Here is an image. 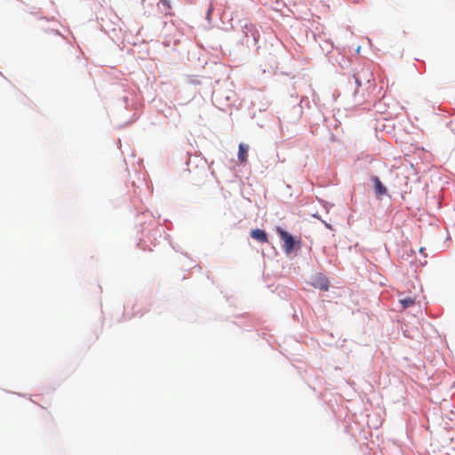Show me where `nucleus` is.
<instances>
[{
  "label": "nucleus",
  "instance_id": "f257e3e1",
  "mask_svg": "<svg viewBox=\"0 0 455 455\" xmlns=\"http://www.w3.org/2000/svg\"><path fill=\"white\" fill-rule=\"evenodd\" d=\"M276 232L279 235L280 238L284 242L283 249L284 251L289 254L292 251L295 241L291 235L283 230L282 228L278 227L276 228Z\"/></svg>",
  "mask_w": 455,
  "mask_h": 455
},
{
  "label": "nucleus",
  "instance_id": "f03ea898",
  "mask_svg": "<svg viewBox=\"0 0 455 455\" xmlns=\"http://www.w3.org/2000/svg\"><path fill=\"white\" fill-rule=\"evenodd\" d=\"M250 149V147L248 144L245 143H240L238 147V155L237 158L240 164H246L248 161V151Z\"/></svg>",
  "mask_w": 455,
  "mask_h": 455
},
{
  "label": "nucleus",
  "instance_id": "7ed1b4c3",
  "mask_svg": "<svg viewBox=\"0 0 455 455\" xmlns=\"http://www.w3.org/2000/svg\"><path fill=\"white\" fill-rule=\"evenodd\" d=\"M251 236L259 241V243H267V233L264 231V230H261V229H253L251 231Z\"/></svg>",
  "mask_w": 455,
  "mask_h": 455
},
{
  "label": "nucleus",
  "instance_id": "20e7f679",
  "mask_svg": "<svg viewBox=\"0 0 455 455\" xmlns=\"http://www.w3.org/2000/svg\"><path fill=\"white\" fill-rule=\"evenodd\" d=\"M313 285L321 291H328L329 289V282L325 277L316 278L314 281Z\"/></svg>",
  "mask_w": 455,
  "mask_h": 455
},
{
  "label": "nucleus",
  "instance_id": "39448f33",
  "mask_svg": "<svg viewBox=\"0 0 455 455\" xmlns=\"http://www.w3.org/2000/svg\"><path fill=\"white\" fill-rule=\"evenodd\" d=\"M354 77H355L356 84L358 86H362L363 82H365V83H370L371 82V80L372 78V74L371 72H367L366 76L362 77L360 73H356V74L354 75Z\"/></svg>",
  "mask_w": 455,
  "mask_h": 455
},
{
  "label": "nucleus",
  "instance_id": "423d86ee",
  "mask_svg": "<svg viewBox=\"0 0 455 455\" xmlns=\"http://www.w3.org/2000/svg\"><path fill=\"white\" fill-rule=\"evenodd\" d=\"M373 182L375 184V192L378 196H383L387 193V188L378 177H373Z\"/></svg>",
  "mask_w": 455,
  "mask_h": 455
},
{
  "label": "nucleus",
  "instance_id": "0eeeda50",
  "mask_svg": "<svg viewBox=\"0 0 455 455\" xmlns=\"http://www.w3.org/2000/svg\"><path fill=\"white\" fill-rule=\"evenodd\" d=\"M399 303L401 304L402 307L403 309H405V308L414 306L415 299L411 297H405V298L400 299Z\"/></svg>",
  "mask_w": 455,
  "mask_h": 455
},
{
  "label": "nucleus",
  "instance_id": "6e6552de",
  "mask_svg": "<svg viewBox=\"0 0 455 455\" xmlns=\"http://www.w3.org/2000/svg\"><path fill=\"white\" fill-rule=\"evenodd\" d=\"M161 3L166 6L168 9L171 8V4H170V1L169 0H161Z\"/></svg>",
  "mask_w": 455,
  "mask_h": 455
}]
</instances>
